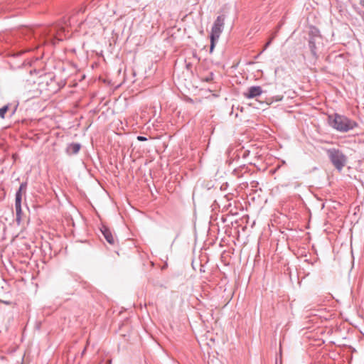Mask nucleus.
Wrapping results in <instances>:
<instances>
[{
	"label": "nucleus",
	"mask_w": 364,
	"mask_h": 364,
	"mask_svg": "<svg viewBox=\"0 0 364 364\" xmlns=\"http://www.w3.org/2000/svg\"><path fill=\"white\" fill-rule=\"evenodd\" d=\"M329 124L337 131L347 132L358 127V123L344 115L334 114L328 117Z\"/></svg>",
	"instance_id": "obj_1"
},
{
	"label": "nucleus",
	"mask_w": 364,
	"mask_h": 364,
	"mask_svg": "<svg viewBox=\"0 0 364 364\" xmlns=\"http://www.w3.org/2000/svg\"><path fill=\"white\" fill-rule=\"evenodd\" d=\"M225 16L224 15L218 16L215 21L210 33V52L212 53L216 42L218 41L220 34L223 32L225 24Z\"/></svg>",
	"instance_id": "obj_2"
},
{
	"label": "nucleus",
	"mask_w": 364,
	"mask_h": 364,
	"mask_svg": "<svg viewBox=\"0 0 364 364\" xmlns=\"http://www.w3.org/2000/svg\"><path fill=\"white\" fill-rule=\"evenodd\" d=\"M330 161L335 168L341 171L346 166L347 158L343 152L336 149H330L327 151Z\"/></svg>",
	"instance_id": "obj_3"
},
{
	"label": "nucleus",
	"mask_w": 364,
	"mask_h": 364,
	"mask_svg": "<svg viewBox=\"0 0 364 364\" xmlns=\"http://www.w3.org/2000/svg\"><path fill=\"white\" fill-rule=\"evenodd\" d=\"M27 184L26 183H22L20 185L18 190L16 193V198H15V209L16 213V221L18 223H20L21 220V200H22V191L26 189Z\"/></svg>",
	"instance_id": "obj_4"
},
{
	"label": "nucleus",
	"mask_w": 364,
	"mask_h": 364,
	"mask_svg": "<svg viewBox=\"0 0 364 364\" xmlns=\"http://www.w3.org/2000/svg\"><path fill=\"white\" fill-rule=\"evenodd\" d=\"M263 90L260 86H251L243 93V96L247 99H252L260 96Z\"/></svg>",
	"instance_id": "obj_5"
},
{
	"label": "nucleus",
	"mask_w": 364,
	"mask_h": 364,
	"mask_svg": "<svg viewBox=\"0 0 364 364\" xmlns=\"http://www.w3.org/2000/svg\"><path fill=\"white\" fill-rule=\"evenodd\" d=\"M100 230L107 242H109L110 245H114L115 239L111 230L104 225L101 228Z\"/></svg>",
	"instance_id": "obj_6"
},
{
	"label": "nucleus",
	"mask_w": 364,
	"mask_h": 364,
	"mask_svg": "<svg viewBox=\"0 0 364 364\" xmlns=\"http://www.w3.org/2000/svg\"><path fill=\"white\" fill-rule=\"evenodd\" d=\"M80 149V145L77 143H72L67 148V151L70 154H75Z\"/></svg>",
	"instance_id": "obj_7"
},
{
	"label": "nucleus",
	"mask_w": 364,
	"mask_h": 364,
	"mask_svg": "<svg viewBox=\"0 0 364 364\" xmlns=\"http://www.w3.org/2000/svg\"><path fill=\"white\" fill-rule=\"evenodd\" d=\"M9 110V105H4L1 108H0V118L4 119L5 118V114Z\"/></svg>",
	"instance_id": "obj_8"
},
{
	"label": "nucleus",
	"mask_w": 364,
	"mask_h": 364,
	"mask_svg": "<svg viewBox=\"0 0 364 364\" xmlns=\"http://www.w3.org/2000/svg\"><path fill=\"white\" fill-rule=\"evenodd\" d=\"M136 139L139 141H144L147 140V138H146L145 136H138Z\"/></svg>",
	"instance_id": "obj_9"
},
{
	"label": "nucleus",
	"mask_w": 364,
	"mask_h": 364,
	"mask_svg": "<svg viewBox=\"0 0 364 364\" xmlns=\"http://www.w3.org/2000/svg\"><path fill=\"white\" fill-rule=\"evenodd\" d=\"M273 38H274V36L272 37L268 42H267V43L264 46V50H265L271 44Z\"/></svg>",
	"instance_id": "obj_10"
},
{
	"label": "nucleus",
	"mask_w": 364,
	"mask_h": 364,
	"mask_svg": "<svg viewBox=\"0 0 364 364\" xmlns=\"http://www.w3.org/2000/svg\"><path fill=\"white\" fill-rule=\"evenodd\" d=\"M55 38V39H57L58 41H62V40H63V39H62V38H61V34H60V32L58 33V36H56Z\"/></svg>",
	"instance_id": "obj_11"
},
{
	"label": "nucleus",
	"mask_w": 364,
	"mask_h": 364,
	"mask_svg": "<svg viewBox=\"0 0 364 364\" xmlns=\"http://www.w3.org/2000/svg\"><path fill=\"white\" fill-rule=\"evenodd\" d=\"M282 100V97H278L276 99V101H281Z\"/></svg>",
	"instance_id": "obj_12"
},
{
	"label": "nucleus",
	"mask_w": 364,
	"mask_h": 364,
	"mask_svg": "<svg viewBox=\"0 0 364 364\" xmlns=\"http://www.w3.org/2000/svg\"><path fill=\"white\" fill-rule=\"evenodd\" d=\"M61 30L64 32L65 31V29L64 28H62Z\"/></svg>",
	"instance_id": "obj_13"
}]
</instances>
